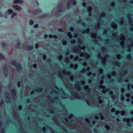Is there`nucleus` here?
Wrapping results in <instances>:
<instances>
[{
	"instance_id": "1a4fd4ad",
	"label": "nucleus",
	"mask_w": 133,
	"mask_h": 133,
	"mask_svg": "<svg viewBox=\"0 0 133 133\" xmlns=\"http://www.w3.org/2000/svg\"><path fill=\"white\" fill-rule=\"evenodd\" d=\"M90 32V29L89 28H87L85 30H83L82 32V33L83 34H84L85 32L87 33H89Z\"/></svg>"
},
{
	"instance_id": "603ef678",
	"label": "nucleus",
	"mask_w": 133,
	"mask_h": 133,
	"mask_svg": "<svg viewBox=\"0 0 133 133\" xmlns=\"http://www.w3.org/2000/svg\"><path fill=\"white\" fill-rule=\"evenodd\" d=\"M71 42L72 43L74 44L76 42V41L74 39H72L71 40Z\"/></svg>"
},
{
	"instance_id": "4c0bfd02",
	"label": "nucleus",
	"mask_w": 133,
	"mask_h": 133,
	"mask_svg": "<svg viewBox=\"0 0 133 133\" xmlns=\"http://www.w3.org/2000/svg\"><path fill=\"white\" fill-rule=\"evenodd\" d=\"M8 70L7 68L6 65L4 66L3 67V71Z\"/></svg>"
},
{
	"instance_id": "0eeeda50",
	"label": "nucleus",
	"mask_w": 133,
	"mask_h": 133,
	"mask_svg": "<svg viewBox=\"0 0 133 133\" xmlns=\"http://www.w3.org/2000/svg\"><path fill=\"white\" fill-rule=\"evenodd\" d=\"M11 92L12 94L14 97L16 96V91L13 89L11 90Z\"/></svg>"
},
{
	"instance_id": "473e14b6",
	"label": "nucleus",
	"mask_w": 133,
	"mask_h": 133,
	"mask_svg": "<svg viewBox=\"0 0 133 133\" xmlns=\"http://www.w3.org/2000/svg\"><path fill=\"white\" fill-rule=\"evenodd\" d=\"M42 15L44 17H45L48 16V14L47 13L44 14Z\"/></svg>"
},
{
	"instance_id": "052dcab7",
	"label": "nucleus",
	"mask_w": 133,
	"mask_h": 133,
	"mask_svg": "<svg viewBox=\"0 0 133 133\" xmlns=\"http://www.w3.org/2000/svg\"><path fill=\"white\" fill-rule=\"evenodd\" d=\"M42 131H43V132H45V131H46V128H45V127L43 128L42 129Z\"/></svg>"
},
{
	"instance_id": "864d4df0",
	"label": "nucleus",
	"mask_w": 133,
	"mask_h": 133,
	"mask_svg": "<svg viewBox=\"0 0 133 133\" xmlns=\"http://www.w3.org/2000/svg\"><path fill=\"white\" fill-rule=\"evenodd\" d=\"M74 30V29L72 27H70V30L71 32L73 31Z\"/></svg>"
},
{
	"instance_id": "f3484780",
	"label": "nucleus",
	"mask_w": 133,
	"mask_h": 133,
	"mask_svg": "<svg viewBox=\"0 0 133 133\" xmlns=\"http://www.w3.org/2000/svg\"><path fill=\"white\" fill-rule=\"evenodd\" d=\"M1 46H2L3 48H4L7 45V44L4 43H1Z\"/></svg>"
},
{
	"instance_id": "5fc2aeb1",
	"label": "nucleus",
	"mask_w": 133,
	"mask_h": 133,
	"mask_svg": "<svg viewBox=\"0 0 133 133\" xmlns=\"http://www.w3.org/2000/svg\"><path fill=\"white\" fill-rule=\"evenodd\" d=\"M58 31H59V32H62L63 31V29L61 28H59L58 29Z\"/></svg>"
},
{
	"instance_id": "ea45409f",
	"label": "nucleus",
	"mask_w": 133,
	"mask_h": 133,
	"mask_svg": "<svg viewBox=\"0 0 133 133\" xmlns=\"http://www.w3.org/2000/svg\"><path fill=\"white\" fill-rule=\"evenodd\" d=\"M21 82L20 81H18L17 82V86L19 88L20 87Z\"/></svg>"
},
{
	"instance_id": "0e129e2a",
	"label": "nucleus",
	"mask_w": 133,
	"mask_h": 133,
	"mask_svg": "<svg viewBox=\"0 0 133 133\" xmlns=\"http://www.w3.org/2000/svg\"><path fill=\"white\" fill-rule=\"evenodd\" d=\"M49 37L51 38H53V36L51 34H50L49 36Z\"/></svg>"
},
{
	"instance_id": "dca6fc26",
	"label": "nucleus",
	"mask_w": 133,
	"mask_h": 133,
	"mask_svg": "<svg viewBox=\"0 0 133 133\" xmlns=\"http://www.w3.org/2000/svg\"><path fill=\"white\" fill-rule=\"evenodd\" d=\"M105 128H106L107 130H109L110 129V127L108 125L106 124L104 126Z\"/></svg>"
},
{
	"instance_id": "49530a36",
	"label": "nucleus",
	"mask_w": 133,
	"mask_h": 133,
	"mask_svg": "<svg viewBox=\"0 0 133 133\" xmlns=\"http://www.w3.org/2000/svg\"><path fill=\"white\" fill-rule=\"evenodd\" d=\"M112 97L113 99H115L116 98V96L115 95H112Z\"/></svg>"
},
{
	"instance_id": "de8ad7c7",
	"label": "nucleus",
	"mask_w": 133,
	"mask_h": 133,
	"mask_svg": "<svg viewBox=\"0 0 133 133\" xmlns=\"http://www.w3.org/2000/svg\"><path fill=\"white\" fill-rule=\"evenodd\" d=\"M59 12H60L59 11V10H57L55 12V14L56 15H57L59 14Z\"/></svg>"
},
{
	"instance_id": "37998d69",
	"label": "nucleus",
	"mask_w": 133,
	"mask_h": 133,
	"mask_svg": "<svg viewBox=\"0 0 133 133\" xmlns=\"http://www.w3.org/2000/svg\"><path fill=\"white\" fill-rule=\"evenodd\" d=\"M39 46V44L38 43H37V44H36L35 45V48L36 49H37L38 48Z\"/></svg>"
},
{
	"instance_id": "f03ea898",
	"label": "nucleus",
	"mask_w": 133,
	"mask_h": 133,
	"mask_svg": "<svg viewBox=\"0 0 133 133\" xmlns=\"http://www.w3.org/2000/svg\"><path fill=\"white\" fill-rule=\"evenodd\" d=\"M5 98H8L5 99L6 102L7 103H10V95L8 92L6 93V94H5Z\"/></svg>"
},
{
	"instance_id": "79ce46f5",
	"label": "nucleus",
	"mask_w": 133,
	"mask_h": 133,
	"mask_svg": "<svg viewBox=\"0 0 133 133\" xmlns=\"http://www.w3.org/2000/svg\"><path fill=\"white\" fill-rule=\"evenodd\" d=\"M82 5L84 7H85L86 6V4L85 2H83L82 3Z\"/></svg>"
},
{
	"instance_id": "69168bd1",
	"label": "nucleus",
	"mask_w": 133,
	"mask_h": 133,
	"mask_svg": "<svg viewBox=\"0 0 133 133\" xmlns=\"http://www.w3.org/2000/svg\"><path fill=\"white\" fill-rule=\"evenodd\" d=\"M112 74L114 76L116 74V72L115 71H113L112 73Z\"/></svg>"
},
{
	"instance_id": "2f4dec72",
	"label": "nucleus",
	"mask_w": 133,
	"mask_h": 133,
	"mask_svg": "<svg viewBox=\"0 0 133 133\" xmlns=\"http://www.w3.org/2000/svg\"><path fill=\"white\" fill-rule=\"evenodd\" d=\"M72 2L74 5H75L76 4V2L75 0H72Z\"/></svg>"
},
{
	"instance_id": "6e6552de",
	"label": "nucleus",
	"mask_w": 133,
	"mask_h": 133,
	"mask_svg": "<svg viewBox=\"0 0 133 133\" xmlns=\"http://www.w3.org/2000/svg\"><path fill=\"white\" fill-rule=\"evenodd\" d=\"M80 85V83L79 82H78L75 85V88H77L79 90L80 89V87L79 86Z\"/></svg>"
},
{
	"instance_id": "9b49d317",
	"label": "nucleus",
	"mask_w": 133,
	"mask_h": 133,
	"mask_svg": "<svg viewBox=\"0 0 133 133\" xmlns=\"http://www.w3.org/2000/svg\"><path fill=\"white\" fill-rule=\"evenodd\" d=\"M21 43L20 42L18 41L16 44L15 45V46L17 48H19L21 45Z\"/></svg>"
},
{
	"instance_id": "2eb2a0df",
	"label": "nucleus",
	"mask_w": 133,
	"mask_h": 133,
	"mask_svg": "<svg viewBox=\"0 0 133 133\" xmlns=\"http://www.w3.org/2000/svg\"><path fill=\"white\" fill-rule=\"evenodd\" d=\"M72 2V0H68V4H67V7L69 8L70 5L71 4Z\"/></svg>"
},
{
	"instance_id": "c03bdc74",
	"label": "nucleus",
	"mask_w": 133,
	"mask_h": 133,
	"mask_svg": "<svg viewBox=\"0 0 133 133\" xmlns=\"http://www.w3.org/2000/svg\"><path fill=\"white\" fill-rule=\"evenodd\" d=\"M102 63L103 65H105V62L104 60H102Z\"/></svg>"
},
{
	"instance_id": "9d476101",
	"label": "nucleus",
	"mask_w": 133,
	"mask_h": 133,
	"mask_svg": "<svg viewBox=\"0 0 133 133\" xmlns=\"http://www.w3.org/2000/svg\"><path fill=\"white\" fill-rule=\"evenodd\" d=\"M92 10V8L91 6H88L87 7V10L88 12H91Z\"/></svg>"
},
{
	"instance_id": "ddd939ff",
	"label": "nucleus",
	"mask_w": 133,
	"mask_h": 133,
	"mask_svg": "<svg viewBox=\"0 0 133 133\" xmlns=\"http://www.w3.org/2000/svg\"><path fill=\"white\" fill-rule=\"evenodd\" d=\"M89 69L90 68L89 67H88L87 69L86 68H84L82 70L80 71H79V72L81 73H83L84 72H85V71H86L87 70H89Z\"/></svg>"
},
{
	"instance_id": "20e7f679",
	"label": "nucleus",
	"mask_w": 133,
	"mask_h": 133,
	"mask_svg": "<svg viewBox=\"0 0 133 133\" xmlns=\"http://www.w3.org/2000/svg\"><path fill=\"white\" fill-rule=\"evenodd\" d=\"M42 12V10L39 9L38 8L36 10L34 11V14H38L41 13Z\"/></svg>"
},
{
	"instance_id": "338daca9",
	"label": "nucleus",
	"mask_w": 133,
	"mask_h": 133,
	"mask_svg": "<svg viewBox=\"0 0 133 133\" xmlns=\"http://www.w3.org/2000/svg\"><path fill=\"white\" fill-rule=\"evenodd\" d=\"M100 84H102L103 83V80H101L99 82Z\"/></svg>"
},
{
	"instance_id": "f8f14e48",
	"label": "nucleus",
	"mask_w": 133,
	"mask_h": 133,
	"mask_svg": "<svg viewBox=\"0 0 133 133\" xmlns=\"http://www.w3.org/2000/svg\"><path fill=\"white\" fill-rule=\"evenodd\" d=\"M66 35L69 37L70 38H71L73 37V36L71 34V33L69 32H68L66 34Z\"/></svg>"
},
{
	"instance_id": "b1692460",
	"label": "nucleus",
	"mask_w": 133,
	"mask_h": 133,
	"mask_svg": "<svg viewBox=\"0 0 133 133\" xmlns=\"http://www.w3.org/2000/svg\"><path fill=\"white\" fill-rule=\"evenodd\" d=\"M99 116H100L101 119L102 120H103L104 119V117L102 116V114L101 113H99Z\"/></svg>"
},
{
	"instance_id": "bb28decb",
	"label": "nucleus",
	"mask_w": 133,
	"mask_h": 133,
	"mask_svg": "<svg viewBox=\"0 0 133 133\" xmlns=\"http://www.w3.org/2000/svg\"><path fill=\"white\" fill-rule=\"evenodd\" d=\"M126 57L127 59H131V57L130 54L128 55H127L126 56Z\"/></svg>"
},
{
	"instance_id": "13d9d810",
	"label": "nucleus",
	"mask_w": 133,
	"mask_h": 133,
	"mask_svg": "<svg viewBox=\"0 0 133 133\" xmlns=\"http://www.w3.org/2000/svg\"><path fill=\"white\" fill-rule=\"evenodd\" d=\"M4 104V102L3 101H1L0 102V105L2 106Z\"/></svg>"
},
{
	"instance_id": "680f3d73",
	"label": "nucleus",
	"mask_w": 133,
	"mask_h": 133,
	"mask_svg": "<svg viewBox=\"0 0 133 133\" xmlns=\"http://www.w3.org/2000/svg\"><path fill=\"white\" fill-rule=\"evenodd\" d=\"M94 130L95 133H97L98 131V130L96 129H94Z\"/></svg>"
},
{
	"instance_id": "e2e57ef3",
	"label": "nucleus",
	"mask_w": 133,
	"mask_h": 133,
	"mask_svg": "<svg viewBox=\"0 0 133 133\" xmlns=\"http://www.w3.org/2000/svg\"><path fill=\"white\" fill-rule=\"evenodd\" d=\"M78 67V65L77 64H76L75 65L74 69H76Z\"/></svg>"
},
{
	"instance_id": "09e8293b",
	"label": "nucleus",
	"mask_w": 133,
	"mask_h": 133,
	"mask_svg": "<svg viewBox=\"0 0 133 133\" xmlns=\"http://www.w3.org/2000/svg\"><path fill=\"white\" fill-rule=\"evenodd\" d=\"M124 72H122L119 73V75L121 76H122L124 74Z\"/></svg>"
},
{
	"instance_id": "cd10ccee",
	"label": "nucleus",
	"mask_w": 133,
	"mask_h": 133,
	"mask_svg": "<svg viewBox=\"0 0 133 133\" xmlns=\"http://www.w3.org/2000/svg\"><path fill=\"white\" fill-rule=\"evenodd\" d=\"M17 15V14L16 13L14 12L12 13V14L11 15V17L12 18H13L14 16H16Z\"/></svg>"
},
{
	"instance_id": "6e6d98bb",
	"label": "nucleus",
	"mask_w": 133,
	"mask_h": 133,
	"mask_svg": "<svg viewBox=\"0 0 133 133\" xmlns=\"http://www.w3.org/2000/svg\"><path fill=\"white\" fill-rule=\"evenodd\" d=\"M115 110L114 108H112L111 109V111L112 112H114Z\"/></svg>"
},
{
	"instance_id": "4d7b16f0",
	"label": "nucleus",
	"mask_w": 133,
	"mask_h": 133,
	"mask_svg": "<svg viewBox=\"0 0 133 133\" xmlns=\"http://www.w3.org/2000/svg\"><path fill=\"white\" fill-rule=\"evenodd\" d=\"M58 58L60 60H61L62 58V56L61 55L58 56Z\"/></svg>"
},
{
	"instance_id": "c9c22d12",
	"label": "nucleus",
	"mask_w": 133,
	"mask_h": 133,
	"mask_svg": "<svg viewBox=\"0 0 133 133\" xmlns=\"http://www.w3.org/2000/svg\"><path fill=\"white\" fill-rule=\"evenodd\" d=\"M51 61V59L50 58H48L46 60V62L47 63L50 62Z\"/></svg>"
},
{
	"instance_id": "e433bc0d",
	"label": "nucleus",
	"mask_w": 133,
	"mask_h": 133,
	"mask_svg": "<svg viewBox=\"0 0 133 133\" xmlns=\"http://www.w3.org/2000/svg\"><path fill=\"white\" fill-rule=\"evenodd\" d=\"M46 58V56L44 54L43 56V58L44 60H45Z\"/></svg>"
},
{
	"instance_id": "7c9ffc66",
	"label": "nucleus",
	"mask_w": 133,
	"mask_h": 133,
	"mask_svg": "<svg viewBox=\"0 0 133 133\" xmlns=\"http://www.w3.org/2000/svg\"><path fill=\"white\" fill-rule=\"evenodd\" d=\"M38 18H39V19H42V18H44V17L43 16V15L42 14V15H39L38 16Z\"/></svg>"
},
{
	"instance_id": "58836bf2",
	"label": "nucleus",
	"mask_w": 133,
	"mask_h": 133,
	"mask_svg": "<svg viewBox=\"0 0 133 133\" xmlns=\"http://www.w3.org/2000/svg\"><path fill=\"white\" fill-rule=\"evenodd\" d=\"M86 91L87 92H90L91 89L90 88H89L86 89Z\"/></svg>"
},
{
	"instance_id": "3c124183",
	"label": "nucleus",
	"mask_w": 133,
	"mask_h": 133,
	"mask_svg": "<svg viewBox=\"0 0 133 133\" xmlns=\"http://www.w3.org/2000/svg\"><path fill=\"white\" fill-rule=\"evenodd\" d=\"M125 98L123 96H122V97H121V100L122 101H124Z\"/></svg>"
},
{
	"instance_id": "4468645a",
	"label": "nucleus",
	"mask_w": 133,
	"mask_h": 133,
	"mask_svg": "<svg viewBox=\"0 0 133 133\" xmlns=\"http://www.w3.org/2000/svg\"><path fill=\"white\" fill-rule=\"evenodd\" d=\"M34 48V47L32 45H30L27 49L28 51H30Z\"/></svg>"
},
{
	"instance_id": "4be33fe9",
	"label": "nucleus",
	"mask_w": 133,
	"mask_h": 133,
	"mask_svg": "<svg viewBox=\"0 0 133 133\" xmlns=\"http://www.w3.org/2000/svg\"><path fill=\"white\" fill-rule=\"evenodd\" d=\"M64 9V7H62L59 9V11L60 12H62Z\"/></svg>"
},
{
	"instance_id": "a18cd8bd",
	"label": "nucleus",
	"mask_w": 133,
	"mask_h": 133,
	"mask_svg": "<svg viewBox=\"0 0 133 133\" xmlns=\"http://www.w3.org/2000/svg\"><path fill=\"white\" fill-rule=\"evenodd\" d=\"M62 44L63 45H65L66 44V41H63V40H62Z\"/></svg>"
},
{
	"instance_id": "aec40b11",
	"label": "nucleus",
	"mask_w": 133,
	"mask_h": 133,
	"mask_svg": "<svg viewBox=\"0 0 133 133\" xmlns=\"http://www.w3.org/2000/svg\"><path fill=\"white\" fill-rule=\"evenodd\" d=\"M4 59V57L1 53H0V60H2Z\"/></svg>"
},
{
	"instance_id": "412c9836",
	"label": "nucleus",
	"mask_w": 133,
	"mask_h": 133,
	"mask_svg": "<svg viewBox=\"0 0 133 133\" xmlns=\"http://www.w3.org/2000/svg\"><path fill=\"white\" fill-rule=\"evenodd\" d=\"M43 90V89L42 88H39L37 89V90H35V91H38V92H40L41 91H42Z\"/></svg>"
},
{
	"instance_id": "a878e982",
	"label": "nucleus",
	"mask_w": 133,
	"mask_h": 133,
	"mask_svg": "<svg viewBox=\"0 0 133 133\" xmlns=\"http://www.w3.org/2000/svg\"><path fill=\"white\" fill-rule=\"evenodd\" d=\"M119 62L118 61H114V64L116 65H118V64H119Z\"/></svg>"
},
{
	"instance_id": "393cba45",
	"label": "nucleus",
	"mask_w": 133,
	"mask_h": 133,
	"mask_svg": "<svg viewBox=\"0 0 133 133\" xmlns=\"http://www.w3.org/2000/svg\"><path fill=\"white\" fill-rule=\"evenodd\" d=\"M121 113V114L122 115H124L125 113V112L124 110H122L120 112Z\"/></svg>"
},
{
	"instance_id": "774afa93",
	"label": "nucleus",
	"mask_w": 133,
	"mask_h": 133,
	"mask_svg": "<svg viewBox=\"0 0 133 133\" xmlns=\"http://www.w3.org/2000/svg\"><path fill=\"white\" fill-rule=\"evenodd\" d=\"M121 91L122 93H123L125 91L124 89L123 88H122L121 89Z\"/></svg>"
},
{
	"instance_id": "423d86ee",
	"label": "nucleus",
	"mask_w": 133,
	"mask_h": 133,
	"mask_svg": "<svg viewBox=\"0 0 133 133\" xmlns=\"http://www.w3.org/2000/svg\"><path fill=\"white\" fill-rule=\"evenodd\" d=\"M126 96L127 97V99H126V101L129 102L130 101V98L131 96V95L130 94L128 93L126 94Z\"/></svg>"
},
{
	"instance_id": "7ed1b4c3",
	"label": "nucleus",
	"mask_w": 133,
	"mask_h": 133,
	"mask_svg": "<svg viewBox=\"0 0 133 133\" xmlns=\"http://www.w3.org/2000/svg\"><path fill=\"white\" fill-rule=\"evenodd\" d=\"M14 3L15 4H22L23 3L22 0H14L13 1Z\"/></svg>"
},
{
	"instance_id": "a19ab883",
	"label": "nucleus",
	"mask_w": 133,
	"mask_h": 133,
	"mask_svg": "<svg viewBox=\"0 0 133 133\" xmlns=\"http://www.w3.org/2000/svg\"><path fill=\"white\" fill-rule=\"evenodd\" d=\"M74 95L75 97L77 98L78 97V96L77 95V94L75 92H74Z\"/></svg>"
},
{
	"instance_id": "72a5a7b5",
	"label": "nucleus",
	"mask_w": 133,
	"mask_h": 133,
	"mask_svg": "<svg viewBox=\"0 0 133 133\" xmlns=\"http://www.w3.org/2000/svg\"><path fill=\"white\" fill-rule=\"evenodd\" d=\"M8 12L9 14H11L13 12L12 10L11 9H9L8 10Z\"/></svg>"
},
{
	"instance_id": "f704fd0d",
	"label": "nucleus",
	"mask_w": 133,
	"mask_h": 133,
	"mask_svg": "<svg viewBox=\"0 0 133 133\" xmlns=\"http://www.w3.org/2000/svg\"><path fill=\"white\" fill-rule=\"evenodd\" d=\"M34 28H37L38 27V24H36L34 25L33 26Z\"/></svg>"
},
{
	"instance_id": "39448f33",
	"label": "nucleus",
	"mask_w": 133,
	"mask_h": 133,
	"mask_svg": "<svg viewBox=\"0 0 133 133\" xmlns=\"http://www.w3.org/2000/svg\"><path fill=\"white\" fill-rule=\"evenodd\" d=\"M14 7L15 8L16 10H17L18 11H20L22 9L18 5H13Z\"/></svg>"
},
{
	"instance_id": "c756f323",
	"label": "nucleus",
	"mask_w": 133,
	"mask_h": 133,
	"mask_svg": "<svg viewBox=\"0 0 133 133\" xmlns=\"http://www.w3.org/2000/svg\"><path fill=\"white\" fill-rule=\"evenodd\" d=\"M78 42L79 43H80L82 42V40L80 38H79L78 39Z\"/></svg>"
},
{
	"instance_id": "5701e85b",
	"label": "nucleus",
	"mask_w": 133,
	"mask_h": 133,
	"mask_svg": "<svg viewBox=\"0 0 133 133\" xmlns=\"http://www.w3.org/2000/svg\"><path fill=\"white\" fill-rule=\"evenodd\" d=\"M31 66L33 67L34 68L36 69L37 67V64L36 63H34L33 64L31 65Z\"/></svg>"
},
{
	"instance_id": "6ab92c4d",
	"label": "nucleus",
	"mask_w": 133,
	"mask_h": 133,
	"mask_svg": "<svg viewBox=\"0 0 133 133\" xmlns=\"http://www.w3.org/2000/svg\"><path fill=\"white\" fill-rule=\"evenodd\" d=\"M130 119L129 118H124L123 121H126L127 122H129L130 121Z\"/></svg>"
},
{
	"instance_id": "8fccbe9b",
	"label": "nucleus",
	"mask_w": 133,
	"mask_h": 133,
	"mask_svg": "<svg viewBox=\"0 0 133 133\" xmlns=\"http://www.w3.org/2000/svg\"><path fill=\"white\" fill-rule=\"evenodd\" d=\"M74 77L73 75H71L70 77V79L71 81H72L74 79Z\"/></svg>"
},
{
	"instance_id": "bf43d9fd",
	"label": "nucleus",
	"mask_w": 133,
	"mask_h": 133,
	"mask_svg": "<svg viewBox=\"0 0 133 133\" xmlns=\"http://www.w3.org/2000/svg\"><path fill=\"white\" fill-rule=\"evenodd\" d=\"M5 77H7L8 76V73H6L5 72V73H4Z\"/></svg>"
},
{
	"instance_id": "f257e3e1",
	"label": "nucleus",
	"mask_w": 133,
	"mask_h": 133,
	"mask_svg": "<svg viewBox=\"0 0 133 133\" xmlns=\"http://www.w3.org/2000/svg\"><path fill=\"white\" fill-rule=\"evenodd\" d=\"M11 63L14 66H16L18 72L21 70V66L19 63L18 62L16 63V61L15 60H13L11 61Z\"/></svg>"
},
{
	"instance_id": "a211bd4d",
	"label": "nucleus",
	"mask_w": 133,
	"mask_h": 133,
	"mask_svg": "<svg viewBox=\"0 0 133 133\" xmlns=\"http://www.w3.org/2000/svg\"><path fill=\"white\" fill-rule=\"evenodd\" d=\"M101 97L99 96L98 97V99H99L98 101V103L100 104H101L103 102V101L102 100L100 99H101Z\"/></svg>"
},
{
	"instance_id": "c85d7f7f",
	"label": "nucleus",
	"mask_w": 133,
	"mask_h": 133,
	"mask_svg": "<svg viewBox=\"0 0 133 133\" xmlns=\"http://www.w3.org/2000/svg\"><path fill=\"white\" fill-rule=\"evenodd\" d=\"M34 23V21L32 19H31L30 21L29 24L31 25H32Z\"/></svg>"
}]
</instances>
